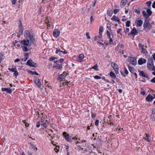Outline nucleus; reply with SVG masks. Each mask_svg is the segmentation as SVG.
Here are the masks:
<instances>
[{"label":"nucleus","instance_id":"nucleus-1","mask_svg":"<svg viewBox=\"0 0 155 155\" xmlns=\"http://www.w3.org/2000/svg\"><path fill=\"white\" fill-rule=\"evenodd\" d=\"M24 37L25 39L21 41L23 45L29 47L32 43L34 46H36L37 41L35 35L32 32L28 30L26 31L25 33Z\"/></svg>","mask_w":155,"mask_h":155},{"label":"nucleus","instance_id":"nucleus-2","mask_svg":"<svg viewBox=\"0 0 155 155\" xmlns=\"http://www.w3.org/2000/svg\"><path fill=\"white\" fill-rule=\"evenodd\" d=\"M153 65V58L150 57L148 58L147 62V67L148 69H150Z\"/></svg>","mask_w":155,"mask_h":155},{"label":"nucleus","instance_id":"nucleus-3","mask_svg":"<svg viewBox=\"0 0 155 155\" xmlns=\"http://www.w3.org/2000/svg\"><path fill=\"white\" fill-rule=\"evenodd\" d=\"M63 135L64 136L65 139L68 142H72L71 137L70 136L69 134L65 132L63 133Z\"/></svg>","mask_w":155,"mask_h":155},{"label":"nucleus","instance_id":"nucleus-4","mask_svg":"<svg viewBox=\"0 0 155 155\" xmlns=\"http://www.w3.org/2000/svg\"><path fill=\"white\" fill-rule=\"evenodd\" d=\"M128 61L131 64L133 65H135L137 64L136 59L133 57H129L128 58Z\"/></svg>","mask_w":155,"mask_h":155},{"label":"nucleus","instance_id":"nucleus-5","mask_svg":"<svg viewBox=\"0 0 155 155\" xmlns=\"http://www.w3.org/2000/svg\"><path fill=\"white\" fill-rule=\"evenodd\" d=\"M26 64L31 67H36L38 66L36 63H35L32 60L30 59H29L28 61L26 63Z\"/></svg>","mask_w":155,"mask_h":155},{"label":"nucleus","instance_id":"nucleus-6","mask_svg":"<svg viewBox=\"0 0 155 155\" xmlns=\"http://www.w3.org/2000/svg\"><path fill=\"white\" fill-rule=\"evenodd\" d=\"M65 72H63V73L59 75L58 77L57 80H59L60 81H63L64 80L65 77L67 76Z\"/></svg>","mask_w":155,"mask_h":155},{"label":"nucleus","instance_id":"nucleus-7","mask_svg":"<svg viewBox=\"0 0 155 155\" xmlns=\"http://www.w3.org/2000/svg\"><path fill=\"white\" fill-rule=\"evenodd\" d=\"M111 65L113 69L114 70L115 73L116 74H118V67L117 65L114 62H112L111 63Z\"/></svg>","mask_w":155,"mask_h":155},{"label":"nucleus","instance_id":"nucleus-8","mask_svg":"<svg viewBox=\"0 0 155 155\" xmlns=\"http://www.w3.org/2000/svg\"><path fill=\"white\" fill-rule=\"evenodd\" d=\"M40 122L41 123V125L46 128L47 127L48 121L47 120H45V118L43 116L41 117V121Z\"/></svg>","mask_w":155,"mask_h":155},{"label":"nucleus","instance_id":"nucleus-9","mask_svg":"<svg viewBox=\"0 0 155 155\" xmlns=\"http://www.w3.org/2000/svg\"><path fill=\"white\" fill-rule=\"evenodd\" d=\"M34 80L36 85L38 87L40 88L41 86V84L39 79L37 77H35Z\"/></svg>","mask_w":155,"mask_h":155},{"label":"nucleus","instance_id":"nucleus-10","mask_svg":"<svg viewBox=\"0 0 155 155\" xmlns=\"http://www.w3.org/2000/svg\"><path fill=\"white\" fill-rule=\"evenodd\" d=\"M143 26L144 28H148V29H150L151 28V26L149 23V22L147 20L145 21Z\"/></svg>","mask_w":155,"mask_h":155},{"label":"nucleus","instance_id":"nucleus-11","mask_svg":"<svg viewBox=\"0 0 155 155\" xmlns=\"http://www.w3.org/2000/svg\"><path fill=\"white\" fill-rule=\"evenodd\" d=\"M60 34V31L58 29H55L53 31V35L56 38L58 37Z\"/></svg>","mask_w":155,"mask_h":155},{"label":"nucleus","instance_id":"nucleus-12","mask_svg":"<svg viewBox=\"0 0 155 155\" xmlns=\"http://www.w3.org/2000/svg\"><path fill=\"white\" fill-rule=\"evenodd\" d=\"M8 69L10 71H11L14 72V74L15 76H17L18 74V72L17 70L15 68H9Z\"/></svg>","mask_w":155,"mask_h":155},{"label":"nucleus","instance_id":"nucleus-13","mask_svg":"<svg viewBox=\"0 0 155 155\" xmlns=\"http://www.w3.org/2000/svg\"><path fill=\"white\" fill-rule=\"evenodd\" d=\"M106 34L107 36V38L109 39L110 41V42H113V40H112V38H114L113 35L112 34L111 35L112 36V37H111L110 33L107 30V31Z\"/></svg>","mask_w":155,"mask_h":155},{"label":"nucleus","instance_id":"nucleus-14","mask_svg":"<svg viewBox=\"0 0 155 155\" xmlns=\"http://www.w3.org/2000/svg\"><path fill=\"white\" fill-rule=\"evenodd\" d=\"M140 75L141 76L143 77L147 78L149 79V78L148 75L147 74L144 72L143 71H139Z\"/></svg>","mask_w":155,"mask_h":155},{"label":"nucleus","instance_id":"nucleus-15","mask_svg":"<svg viewBox=\"0 0 155 155\" xmlns=\"http://www.w3.org/2000/svg\"><path fill=\"white\" fill-rule=\"evenodd\" d=\"M153 99V96L150 94L148 95L146 97V100L148 102H151Z\"/></svg>","mask_w":155,"mask_h":155},{"label":"nucleus","instance_id":"nucleus-16","mask_svg":"<svg viewBox=\"0 0 155 155\" xmlns=\"http://www.w3.org/2000/svg\"><path fill=\"white\" fill-rule=\"evenodd\" d=\"M146 60L144 58H141L138 60V64L139 65H141L144 63H146Z\"/></svg>","mask_w":155,"mask_h":155},{"label":"nucleus","instance_id":"nucleus-17","mask_svg":"<svg viewBox=\"0 0 155 155\" xmlns=\"http://www.w3.org/2000/svg\"><path fill=\"white\" fill-rule=\"evenodd\" d=\"M130 34L133 35H137L138 34V32L135 27H134L131 30Z\"/></svg>","mask_w":155,"mask_h":155},{"label":"nucleus","instance_id":"nucleus-18","mask_svg":"<svg viewBox=\"0 0 155 155\" xmlns=\"http://www.w3.org/2000/svg\"><path fill=\"white\" fill-rule=\"evenodd\" d=\"M112 20H113L117 22L118 23L120 24L121 23L118 17H117L116 15H114L111 18Z\"/></svg>","mask_w":155,"mask_h":155},{"label":"nucleus","instance_id":"nucleus-19","mask_svg":"<svg viewBox=\"0 0 155 155\" xmlns=\"http://www.w3.org/2000/svg\"><path fill=\"white\" fill-rule=\"evenodd\" d=\"M2 91H6L7 93L10 94L12 92V91L11 89L10 88H2Z\"/></svg>","mask_w":155,"mask_h":155},{"label":"nucleus","instance_id":"nucleus-20","mask_svg":"<svg viewBox=\"0 0 155 155\" xmlns=\"http://www.w3.org/2000/svg\"><path fill=\"white\" fill-rule=\"evenodd\" d=\"M143 23V21L141 20H136L135 21V24L137 26H141Z\"/></svg>","mask_w":155,"mask_h":155},{"label":"nucleus","instance_id":"nucleus-21","mask_svg":"<svg viewBox=\"0 0 155 155\" xmlns=\"http://www.w3.org/2000/svg\"><path fill=\"white\" fill-rule=\"evenodd\" d=\"M127 0H122L120 4L121 8L124 7L127 4Z\"/></svg>","mask_w":155,"mask_h":155},{"label":"nucleus","instance_id":"nucleus-22","mask_svg":"<svg viewBox=\"0 0 155 155\" xmlns=\"http://www.w3.org/2000/svg\"><path fill=\"white\" fill-rule=\"evenodd\" d=\"M138 46L140 49L141 50L142 52L144 54H145L146 52V51H143V49H144V45L140 43L139 44Z\"/></svg>","mask_w":155,"mask_h":155},{"label":"nucleus","instance_id":"nucleus-23","mask_svg":"<svg viewBox=\"0 0 155 155\" xmlns=\"http://www.w3.org/2000/svg\"><path fill=\"white\" fill-rule=\"evenodd\" d=\"M84 58V55L83 54H80L78 57V61L80 62H82Z\"/></svg>","mask_w":155,"mask_h":155},{"label":"nucleus","instance_id":"nucleus-24","mask_svg":"<svg viewBox=\"0 0 155 155\" xmlns=\"http://www.w3.org/2000/svg\"><path fill=\"white\" fill-rule=\"evenodd\" d=\"M110 75L113 79H116V74L112 71H110Z\"/></svg>","mask_w":155,"mask_h":155},{"label":"nucleus","instance_id":"nucleus-25","mask_svg":"<svg viewBox=\"0 0 155 155\" xmlns=\"http://www.w3.org/2000/svg\"><path fill=\"white\" fill-rule=\"evenodd\" d=\"M53 68H57L59 70H61L62 68L61 64H56L53 67Z\"/></svg>","mask_w":155,"mask_h":155},{"label":"nucleus","instance_id":"nucleus-26","mask_svg":"<svg viewBox=\"0 0 155 155\" xmlns=\"http://www.w3.org/2000/svg\"><path fill=\"white\" fill-rule=\"evenodd\" d=\"M145 135H146L144 137V139L146 140V141L149 142H150L151 141H150L149 140V135L148 134H145Z\"/></svg>","mask_w":155,"mask_h":155},{"label":"nucleus","instance_id":"nucleus-27","mask_svg":"<svg viewBox=\"0 0 155 155\" xmlns=\"http://www.w3.org/2000/svg\"><path fill=\"white\" fill-rule=\"evenodd\" d=\"M128 69H129V71L131 73H133L134 71V68L133 67H132L131 66H130L129 65H128Z\"/></svg>","mask_w":155,"mask_h":155},{"label":"nucleus","instance_id":"nucleus-28","mask_svg":"<svg viewBox=\"0 0 155 155\" xmlns=\"http://www.w3.org/2000/svg\"><path fill=\"white\" fill-rule=\"evenodd\" d=\"M29 73L31 75H38V74L37 72L36 71H29Z\"/></svg>","mask_w":155,"mask_h":155},{"label":"nucleus","instance_id":"nucleus-29","mask_svg":"<svg viewBox=\"0 0 155 155\" xmlns=\"http://www.w3.org/2000/svg\"><path fill=\"white\" fill-rule=\"evenodd\" d=\"M142 13L143 17H145L146 19L148 18H149V16L147 15L145 11H143L142 12Z\"/></svg>","mask_w":155,"mask_h":155},{"label":"nucleus","instance_id":"nucleus-30","mask_svg":"<svg viewBox=\"0 0 155 155\" xmlns=\"http://www.w3.org/2000/svg\"><path fill=\"white\" fill-rule=\"evenodd\" d=\"M150 119L151 121H154L155 120V114H152L151 115Z\"/></svg>","mask_w":155,"mask_h":155},{"label":"nucleus","instance_id":"nucleus-31","mask_svg":"<svg viewBox=\"0 0 155 155\" xmlns=\"http://www.w3.org/2000/svg\"><path fill=\"white\" fill-rule=\"evenodd\" d=\"M147 12L148 14V16H150L152 14V12L150 9H147Z\"/></svg>","mask_w":155,"mask_h":155},{"label":"nucleus","instance_id":"nucleus-32","mask_svg":"<svg viewBox=\"0 0 155 155\" xmlns=\"http://www.w3.org/2000/svg\"><path fill=\"white\" fill-rule=\"evenodd\" d=\"M23 50L25 52H27L28 51L29 48L25 46H22Z\"/></svg>","mask_w":155,"mask_h":155},{"label":"nucleus","instance_id":"nucleus-33","mask_svg":"<svg viewBox=\"0 0 155 155\" xmlns=\"http://www.w3.org/2000/svg\"><path fill=\"white\" fill-rule=\"evenodd\" d=\"M107 14L109 16H111L113 14V12L112 10H108L107 11Z\"/></svg>","mask_w":155,"mask_h":155},{"label":"nucleus","instance_id":"nucleus-34","mask_svg":"<svg viewBox=\"0 0 155 155\" xmlns=\"http://www.w3.org/2000/svg\"><path fill=\"white\" fill-rule=\"evenodd\" d=\"M96 37L97 38L98 40L99 41H100V39L102 37L101 33H99V35L97 36H96Z\"/></svg>","mask_w":155,"mask_h":155},{"label":"nucleus","instance_id":"nucleus-35","mask_svg":"<svg viewBox=\"0 0 155 155\" xmlns=\"http://www.w3.org/2000/svg\"><path fill=\"white\" fill-rule=\"evenodd\" d=\"M103 31V28L102 26H100V29L99 30V33H102V32Z\"/></svg>","mask_w":155,"mask_h":155},{"label":"nucleus","instance_id":"nucleus-36","mask_svg":"<svg viewBox=\"0 0 155 155\" xmlns=\"http://www.w3.org/2000/svg\"><path fill=\"white\" fill-rule=\"evenodd\" d=\"M134 12L138 15H140V10L139 9H134Z\"/></svg>","mask_w":155,"mask_h":155},{"label":"nucleus","instance_id":"nucleus-37","mask_svg":"<svg viewBox=\"0 0 155 155\" xmlns=\"http://www.w3.org/2000/svg\"><path fill=\"white\" fill-rule=\"evenodd\" d=\"M22 122H23L24 124L25 125V126L26 127H28L29 124L26 121V120H24L22 121Z\"/></svg>","mask_w":155,"mask_h":155},{"label":"nucleus","instance_id":"nucleus-38","mask_svg":"<svg viewBox=\"0 0 155 155\" xmlns=\"http://www.w3.org/2000/svg\"><path fill=\"white\" fill-rule=\"evenodd\" d=\"M56 59H57V58H56L55 57H51L49 58V60L51 61H53Z\"/></svg>","mask_w":155,"mask_h":155},{"label":"nucleus","instance_id":"nucleus-39","mask_svg":"<svg viewBox=\"0 0 155 155\" xmlns=\"http://www.w3.org/2000/svg\"><path fill=\"white\" fill-rule=\"evenodd\" d=\"M19 28L20 29L19 30V32L22 35L23 31V28L21 27Z\"/></svg>","mask_w":155,"mask_h":155},{"label":"nucleus","instance_id":"nucleus-40","mask_svg":"<svg viewBox=\"0 0 155 155\" xmlns=\"http://www.w3.org/2000/svg\"><path fill=\"white\" fill-rule=\"evenodd\" d=\"M4 54L2 53H0V61H2L3 60V56Z\"/></svg>","mask_w":155,"mask_h":155},{"label":"nucleus","instance_id":"nucleus-41","mask_svg":"<svg viewBox=\"0 0 155 155\" xmlns=\"http://www.w3.org/2000/svg\"><path fill=\"white\" fill-rule=\"evenodd\" d=\"M119 11V10L117 9H115L113 11V12L114 14H116Z\"/></svg>","mask_w":155,"mask_h":155},{"label":"nucleus","instance_id":"nucleus-42","mask_svg":"<svg viewBox=\"0 0 155 155\" xmlns=\"http://www.w3.org/2000/svg\"><path fill=\"white\" fill-rule=\"evenodd\" d=\"M122 30V28H119L118 29L117 31V33L118 34H120L121 36H122V34L120 33L121 31Z\"/></svg>","mask_w":155,"mask_h":155},{"label":"nucleus","instance_id":"nucleus-43","mask_svg":"<svg viewBox=\"0 0 155 155\" xmlns=\"http://www.w3.org/2000/svg\"><path fill=\"white\" fill-rule=\"evenodd\" d=\"M146 4L147 5L148 7H150V6L151 4V2L149 1L147 2H146Z\"/></svg>","mask_w":155,"mask_h":155},{"label":"nucleus","instance_id":"nucleus-44","mask_svg":"<svg viewBox=\"0 0 155 155\" xmlns=\"http://www.w3.org/2000/svg\"><path fill=\"white\" fill-rule=\"evenodd\" d=\"M41 123L40 121H38L37 122L36 127H40V125H41Z\"/></svg>","mask_w":155,"mask_h":155},{"label":"nucleus","instance_id":"nucleus-45","mask_svg":"<svg viewBox=\"0 0 155 155\" xmlns=\"http://www.w3.org/2000/svg\"><path fill=\"white\" fill-rule=\"evenodd\" d=\"M30 145L31 147L33 149H36V150H37L38 149L37 148V147H35V146L33 144L31 143Z\"/></svg>","mask_w":155,"mask_h":155},{"label":"nucleus","instance_id":"nucleus-46","mask_svg":"<svg viewBox=\"0 0 155 155\" xmlns=\"http://www.w3.org/2000/svg\"><path fill=\"white\" fill-rule=\"evenodd\" d=\"M130 22L129 21H127L126 22V26L127 27H129L130 25Z\"/></svg>","mask_w":155,"mask_h":155},{"label":"nucleus","instance_id":"nucleus-47","mask_svg":"<svg viewBox=\"0 0 155 155\" xmlns=\"http://www.w3.org/2000/svg\"><path fill=\"white\" fill-rule=\"evenodd\" d=\"M94 21V19L93 18V15H91L90 18V23H91Z\"/></svg>","mask_w":155,"mask_h":155},{"label":"nucleus","instance_id":"nucleus-48","mask_svg":"<svg viewBox=\"0 0 155 155\" xmlns=\"http://www.w3.org/2000/svg\"><path fill=\"white\" fill-rule=\"evenodd\" d=\"M124 71L125 73L126 74V75L127 74H128V72L125 67H124Z\"/></svg>","mask_w":155,"mask_h":155},{"label":"nucleus","instance_id":"nucleus-49","mask_svg":"<svg viewBox=\"0 0 155 155\" xmlns=\"http://www.w3.org/2000/svg\"><path fill=\"white\" fill-rule=\"evenodd\" d=\"M96 116V114L95 113H92L91 114V117L93 118H94Z\"/></svg>","mask_w":155,"mask_h":155},{"label":"nucleus","instance_id":"nucleus-50","mask_svg":"<svg viewBox=\"0 0 155 155\" xmlns=\"http://www.w3.org/2000/svg\"><path fill=\"white\" fill-rule=\"evenodd\" d=\"M19 28H21V27H22V28H23V27L22 25V22L21 21V20H19Z\"/></svg>","mask_w":155,"mask_h":155},{"label":"nucleus","instance_id":"nucleus-51","mask_svg":"<svg viewBox=\"0 0 155 155\" xmlns=\"http://www.w3.org/2000/svg\"><path fill=\"white\" fill-rule=\"evenodd\" d=\"M112 42H110V41H109V42H108L107 41H105L104 42V44L106 45H108L109 44H110Z\"/></svg>","mask_w":155,"mask_h":155},{"label":"nucleus","instance_id":"nucleus-52","mask_svg":"<svg viewBox=\"0 0 155 155\" xmlns=\"http://www.w3.org/2000/svg\"><path fill=\"white\" fill-rule=\"evenodd\" d=\"M97 64H96V65H94V66L92 67V68L95 70H97Z\"/></svg>","mask_w":155,"mask_h":155},{"label":"nucleus","instance_id":"nucleus-53","mask_svg":"<svg viewBox=\"0 0 155 155\" xmlns=\"http://www.w3.org/2000/svg\"><path fill=\"white\" fill-rule=\"evenodd\" d=\"M86 35L87 38L89 39L91 38V37L89 36V33L88 32H86Z\"/></svg>","mask_w":155,"mask_h":155},{"label":"nucleus","instance_id":"nucleus-54","mask_svg":"<svg viewBox=\"0 0 155 155\" xmlns=\"http://www.w3.org/2000/svg\"><path fill=\"white\" fill-rule=\"evenodd\" d=\"M46 21L47 24L48 25L50 26V24H49L50 22L49 20H48L47 18L46 19Z\"/></svg>","mask_w":155,"mask_h":155},{"label":"nucleus","instance_id":"nucleus-55","mask_svg":"<svg viewBox=\"0 0 155 155\" xmlns=\"http://www.w3.org/2000/svg\"><path fill=\"white\" fill-rule=\"evenodd\" d=\"M94 78L95 79H99L101 78V77L98 76V75H95L94 77Z\"/></svg>","mask_w":155,"mask_h":155},{"label":"nucleus","instance_id":"nucleus-56","mask_svg":"<svg viewBox=\"0 0 155 155\" xmlns=\"http://www.w3.org/2000/svg\"><path fill=\"white\" fill-rule=\"evenodd\" d=\"M99 123V120H96L95 123V125L96 126H97L98 125Z\"/></svg>","mask_w":155,"mask_h":155},{"label":"nucleus","instance_id":"nucleus-57","mask_svg":"<svg viewBox=\"0 0 155 155\" xmlns=\"http://www.w3.org/2000/svg\"><path fill=\"white\" fill-rule=\"evenodd\" d=\"M150 71H155V66H154V65L153 67L151 68L150 69H148Z\"/></svg>","mask_w":155,"mask_h":155},{"label":"nucleus","instance_id":"nucleus-58","mask_svg":"<svg viewBox=\"0 0 155 155\" xmlns=\"http://www.w3.org/2000/svg\"><path fill=\"white\" fill-rule=\"evenodd\" d=\"M56 52H55V53H56V54H58V53L59 52H61V51L60 50V49H58V48H56Z\"/></svg>","mask_w":155,"mask_h":155},{"label":"nucleus","instance_id":"nucleus-59","mask_svg":"<svg viewBox=\"0 0 155 155\" xmlns=\"http://www.w3.org/2000/svg\"><path fill=\"white\" fill-rule=\"evenodd\" d=\"M96 2H97V0H94V2H93L92 5L93 7H94L95 6Z\"/></svg>","mask_w":155,"mask_h":155},{"label":"nucleus","instance_id":"nucleus-60","mask_svg":"<svg viewBox=\"0 0 155 155\" xmlns=\"http://www.w3.org/2000/svg\"><path fill=\"white\" fill-rule=\"evenodd\" d=\"M77 148L79 150H83V149L82 148L81 146L79 145L78 146Z\"/></svg>","mask_w":155,"mask_h":155},{"label":"nucleus","instance_id":"nucleus-61","mask_svg":"<svg viewBox=\"0 0 155 155\" xmlns=\"http://www.w3.org/2000/svg\"><path fill=\"white\" fill-rule=\"evenodd\" d=\"M150 81L152 82L155 83V77L153 78Z\"/></svg>","mask_w":155,"mask_h":155},{"label":"nucleus","instance_id":"nucleus-62","mask_svg":"<svg viewBox=\"0 0 155 155\" xmlns=\"http://www.w3.org/2000/svg\"><path fill=\"white\" fill-rule=\"evenodd\" d=\"M120 73L124 77H125L126 76V75L125 73H123L122 71H120Z\"/></svg>","mask_w":155,"mask_h":155},{"label":"nucleus","instance_id":"nucleus-63","mask_svg":"<svg viewBox=\"0 0 155 155\" xmlns=\"http://www.w3.org/2000/svg\"><path fill=\"white\" fill-rule=\"evenodd\" d=\"M20 61V58H17L16 59H15L14 61V62H17L18 61Z\"/></svg>","mask_w":155,"mask_h":155},{"label":"nucleus","instance_id":"nucleus-64","mask_svg":"<svg viewBox=\"0 0 155 155\" xmlns=\"http://www.w3.org/2000/svg\"><path fill=\"white\" fill-rule=\"evenodd\" d=\"M152 7L153 8H155V1L153 3V4L152 5Z\"/></svg>","mask_w":155,"mask_h":155}]
</instances>
